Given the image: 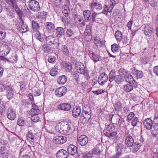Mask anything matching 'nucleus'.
Listing matches in <instances>:
<instances>
[{
	"label": "nucleus",
	"instance_id": "obj_1",
	"mask_svg": "<svg viewBox=\"0 0 158 158\" xmlns=\"http://www.w3.org/2000/svg\"><path fill=\"white\" fill-rule=\"evenodd\" d=\"M46 44L42 46V50L45 52H49L58 48L60 44L55 37L50 35L46 37Z\"/></svg>",
	"mask_w": 158,
	"mask_h": 158
},
{
	"label": "nucleus",
	"instance_id": "obj_2",
	"mask_svg": "<svg viewBox=\"0 0 158 158\" xmlns=\"http://www.w3.org/2000/svg\"><path fill=\"white\" fill-rule=\"evenodd\" d=\"M56 129H57L59 132L61 134H64L68 135L71 132V128L67 123H63L60 126L56 127Z\"/></svg>",
	"mask_w": 158,
	"mask_h": 158
},
{
	"label": "nucleus",
	"instance_id": "obj_3",
	"mask_svg": "<svg viewBox=\"0 0 158 158\" xmlns=\"http://www.w3.org/2000/svg\"><path fill=\"white\" fill-rule=\"evenodd\" d=\"M28 6L31 10L35 12H37L40 10L39 3L36 1L30 0L28 2Z\"/></svg>",
	"mask_w": 158,
	"mask_h": 158
},
{
	"label": "nucleus",
	"instance_id": "obj_4",
	"mask_svg": "<svg viewBox=\"0 0 158 158\" xmlns=\"http://www.w3.org/2000/svg\"><path fill=\"white\" fill-rule=\"evenodd\" d=\"M67 139V137L65 136H57L53 138V141L56 144H60L65 143Z\"/></svg>",
	"mask_w": 158,
	"mask_h": 158
},
{
	"label": "nucleus",
	"instance_id": "obj_5",
	"mask_svg": "<svg viewBox=\"0 0 158 158\" xmlns=\"http://www.w3.org/2000/svg\"><path fill=\"white\" fill-rule=\"evenodd\" d=\"M67 89L64 86L60 87L57 89L55 91V95L58 97L64 95L67 92Z\"/></svg>",
	"mask_w": 158,
	"mask_h": 158
},
{
	"label": "nucleus",
	"instance_id": "obj_6",
	"mask_svg": "<svg viewBox=\"0 0 158 158\" xmlns=\"http://www.w3.org/2000/svg\"><path fill=\"white\" fill-rule=\"evenodd\" d=\"M108 80V76L105 73H101L98 77V82L100 85H102L106 82Z\"/></svg>",
	"mask_w": 158,
	"mask_h": 158
},
{
	"label": "nucleus",
	"instance_id": "obj_7",
	"mask_svg": "<svg viewBox=\"0 0 158 158\" xmlns=\"http://www.w3.org/2000/svg\"><path fill=\"white\" fill-rule=\"evenodd\" d=\"M7 117L10 120H14L16 117V114L15 110L12 108H9L6 110Z\"/></svg>",
	"mask_w": 158,
	"mask_h": 158
},
{
	"label": "nucleus",
	"instance_id": "obj_8",
	"mask_svg": "<svg viewBox=\"0 0 158 158\" xmlns=\"http://www.w3.org/2000/svg\"><path fill=\"white\" fill-rule=\"evenodd\" d=\"M77 72L82 74H84L85 73V69L83 64L81 62H77L75 64Z\"/></svg>",
	"mask_w": 158,
	"mask_h": 158
},
{
	"label": "nucleus",
	"instance_id": "obj_9",
	"mask_svg": "<svg viewBox=\"0 0 158 158\" xmlns=\"http://www.w3.org/2000/svg\"><path fill=\"white\" fill-rule=\"evenodd\" d=\"M56 155L57 158H67L69 156L67 152L63 149L59 150Z\"/></svg>",
	"mask_w": 158,
	"mask_h": 158
},
{
	"label": "nucleus",
	"instance_id": "obj_10",
	"mask_svg": "<svg viewBox=\"0 0 158 158\" xmlns=\"http://www.w3.org/2000/svg\"><path fill=\"white\" fill-rule=\"evenodd\" d=\"M78 143L81 146H84L86 145L88 141V137L85 135L80 136L78 139Z\"/></svg>",
	"mask_w": 158,
	"mask_h": 158
},
{
	"label": "nucleus",
	"instance_id": "obj_11",
	"mask_svg": "<svg viewBox=\"0 0 158 158\" xmlns=\"http://www.w3.org/2000/svg\"><path fill=\"white\" fill-rule=\"evenodd\" d=\"M153 124V121L150 118L146 119L143 121V124L144 127L147 130H150Z\"/></svg>",
	"mask_w": 158,
	"mask_h": 158
},
{
	"label": "nucleus",
	"instance_id": "obj_12",
	"mask_svg": "<svg viewBox=\"0 0 158 158\" xmlns=\"http://www.w3.org/2000/svg\"><path fill=\"white\" fill-rule=\"evenodd\" d=\"M122 145L121 143H119L117 145L116 154L113 156L111 158H119L121 156L122 152Z\"/></svg>",
	"mask_w": 158,
	"mask_h": 158
},
{
	"label": "nucleus",
	"instance_id": "obj_13",
	"mask_svg": "<svg viewBox=\"0 0 158 158\" xmlns=\"http://www.w3.org/2000/svg\"><path fill=\"white\" fill-rule=\"evenodd\" d=\"M71 108V105L67 103H61L58 106L59 109L64 111H69Z\"/></svg>",
	"mask_w": 158,
	"mask_h": 158
},
{
	"label": "nucleus",
	"instance_id": "obj_14",
	"mask_svg": "<svg viewBox=\"0 0 158 158\" xmlns=\"http://www.w3.org/2000/svg\"><path fill=\"white\" fill-rule=\"evenodd\" d=\"M90 7L92 11H94L96 10H99L102 9V5L99 2H93L91 5Z\"/></svg>",
	"mask_w": 158,
	"mask_h": 158
},
{
	"label": "nucleus",
	"instance_id": "obj_15",
	"mask_svg": "<svg viewBox=\"0 0 158 158\" xmlns=\"http://www.w3.org/2000/svg\"><path fill=\"white\" fill-rule=\"evenodd\" d=\"M134 143V141L133 137L130 136H127L125 140V144L128 147H131Z\"/></svg>",
	"mask_w": 158,
	"mask_h": 158
},
{
	"label": "nucleus",
	"instance_id": "obj_16",
	"mask_svg": "<svg viewBox=\"0 0 158 158\" xmlns=\"http://www.w3.org/2000/svg\"><path fill=\"white\" fill-rule=\"evenodd\" d=\"M68 155L70 154L71 155H74L77 152V147L73 145H69L67 148Z\"/></svg>",
	"mask_w": 158,
	"mask_h": 158
},
{
	"label": "nucleus",
	"instance_id": "obj_17",
	"mask_svg": "<svg viewBox=\"0 0 158 158\" xmlns=\"http://www.w3.org/2000/svg\"><path fill=\"white\" fill-rule=\"evenodd\" d=\"M81 116V118L83 117V119L86 121L87 120H88L91 117V114L89 111L88 112L86 111V110L84 109L82 112Z\"/></svg>",
	"mask_w": 158,
	"mask_h": 158
},
{
	"label": "nucleus",
	"instance_id": "obj_18",
	"mask_svg": "<svg viewBox=\"0 0 158 158\" xmlns=\"http://www.w3.org/2000/svg\"><path fill=\"white\" fill-rule=\"evenodd\" d=\"M153 28L151 26L148 25L146 26L144 28V33L147 36H151L152 33Z\"/></svg>",
	"mask_w": 158,
	"mask_h": 158
},
{
	"label": "nucleus",
	"instance_id": "obj_19",
	"mask_svg": "<svg viewBox=\"0 0 158 158\" xmlns=\"http://www.w3.org/2000/svg\"><path fill=\"white\" fill-rule=\"evenodd\" d=\"M6 90L7 93V97L9 99H10L13 96V89L10 86H6Z\"/></svg>",
	"mask_w": 158,
	"mask_h": 158
},
{
	"label": "nucleus",
	"instance_id": "obj_20",
	"mask_svg": "<svg viewBox=\"0 0 158 158\" xmlns=\"http://www.w3.org/2000/svg\"><path fill=\"white\" fill-rule=\"evenodd\" d=\"M81 112V109L80 107L76 106L73 110L72 115L74 118H77L79 116Z\"/></svg>",
	"mask_w": 158,
	"mask_h": 158
},
{
	"label": "nucleus",
	"instance_id": "obj_21",
	"mask_svg": "<svg viewBox=\"0 0 158 158\" xmlns=\"http://www.w3.org/2000/svg\"><path fill=\"white\" fill-rule=\"evenodd\" d=\"M83 15L86 21L89 22L92 18V14L90 10H85L83 12Z\"/></svg>",
	"mask_w": 158,
	"mask_h": 158
},
{
	"label": "nucleus",
	"instance_id": "obj_22",
	"mask_svg": "<svg viewBox=\"0 0 158 158\" xmlns=\"http://www.w3.org/2000/svg\"><path fill=\"white\" fill-rule=\"evenodd\" d=\"M18 56L17 55L15 54L14 56H12V57L10 58V60H9L8 59H7L3 56H0V60H6L7 61H9V62L11 63H14L16 62L18 60L17 59Z\"/></svg>",
	"mask_w": 158,
	"mask_h": 158
},
{
	"label": "nucleus",
	"instance_id": "obj_23",
	"mask_svg": "<svg viewBox=\"0 0 158 158\" xmlns=\"http://www.w3.org/2000/svg\"><path fill=\"white\" fill-rule=\"evenodd\" d=\"M133 75L137 79L142 77L143 74L142 71L136 70L135 68L132 71Z\"/></svg>",
	"mask_w": 158,
	"mask_h": 158
},
{
	"label": "nucleus",
	"instance_id": "obj_24",
	"mask_svg": "<svg viewBox=\"0 0 158 158\" xmlns=\"http://www.w3.org/2000/svg\"><path fill=\"white\" fill-rule=\"evenodd\" d=\"M57 36L58 37H61L64 34V30L61 27H57L56 28Z\"/></svg>",
	"mask_w": 158,
	"mask_h": 158
},
{
	"label": "nucleus",
	"instance_id": "obj_25",
	"mask_svg": "<svg viewBox=\"0 0 158 158\" xmlns=\"http://www.w3.org/2000/svg\"><path fill=\"white\" fill-rule=\"evenodd\" d=\"M62 20L65 26L70 25L72 27L74 26V24L71 23V19L69 17L68 18L63 17Z\"/></svg>",
	"mask_w": 158,
	"mask_h": 158
},
{
	"label": "nucleus",
	"instance_id": "obj_26",
	"mask_svg": "<svg viewBox=\"0 0 158 158\" xmlns=\"http://www.w3.org/2000/svg\"><path fill=\"white\" fill-rule=\"evenodd\" d=\"M141 144L139 142H136L132 145V151L134 152H137L140 148Z\"/></svg>",
	"mask_w": 158,
	"mask_h": 158
},
{
	"label": "nucleus",
	"instance_id": "obj_27",
	"mask_svg": "<svg viewBox=\"0 0 158 158\" xmlns=\"http://www.w3.org/2000/svg\"><path fill=\"white\" fill-rule=\"evenodd\" d=\"M118 72L119 74L121 76H123L124 78L127 76H129L130 74L128 71L122 68L119 70Z\"/></svg>",
	"mask_w": 158,
	"mask_h": 158
},
{
	"label": "nucleus",
	"instance_id": "obj_28",
	"mask_svg": "<svg viewBox=\"0 0 158 158\" xmlns=\"http://www.w3.org/2000/svg\"><path fill=\"white\" fill-rule=\"evenodd\" d=\"M67 81L66 77L65 75H62L59 77L57 82L60 84L63 85Z\"/></svg>",
	"mask_w": 158,
	"mask_h": 158
},
{
	"label": "nucleus",
	"instance_id": "obj_29",
	"mask_svg": "<svg viewBox=\"0 0 158 158\" xmlns=\"http://www.w3.org/2000/svg\"><path fill=\"white\" fill-rule=\"evenodd\" d=\"M115 127V126L112 123L106 125L105 126L106 132H108L113 131L114 130Z\"/></svg>",
	"mask_w": 158,
	"mask_h": 158
},
{
	"label": "nucleus",
	"instance_id": "obj_30",
	"mask_svg": "<svg viewBox=\"0 0 158 158\" xmlns=\"http://www.w3.org/2000/svg\"><path fill=\"white\" fill-rule=\"evenodd\" d=\"M45 27L48 30L51 31L54 29L55 25L52 23L51 22H48L46 23Z\"/></svg>",
	"mask_w": 158,
	"mask_h": 158
},
{
	"label": "nucleus",
	"instance_id": "obj_31",
	"mask_svg": "<svg viewBox=\"0 0 158 158\" xmlns=\"http://www.w3.org/2000/svg\"><path fill=\"white\" fill-rule=\"evenodd\" d=\"M31 24L33 30L36 32L38 31L40 27L39 24L35 21L33 20L31 22Z\"/></svg>",
	"mask_w": 158,
	"mask_h": 158
},
{
	"label": "nucleus",
	"instance_id": "obj_32",
	"mask_svg": "<svg viewBox=\"0 0 158 158\" xmlns=\"http://www.w3.org/2000/svg\"><path fill=\"white\" fill-rule=\"evenodd\" d=\"M75 33V31L70 28H67L66 30V33L67 36L70 37L73 36Z\"/></svg>",
	"mask_w": 158,
	"mask_h": 158
},
{
	"label": "nucleus",
	"instance_id": "obj_33",
	"mask_svg": "<svg viewBox=\"0 0 158 158\" xmlns=\"http://www.w3.org/2000/svg\"><path fill=\"white\" fill-rule=\"evenodd\" d=\"M125 79L127 82L131 84H134V82H135V81L130 73L129 74V76H127L126 77Z\"/></svg>",
	"mask_w": 158,
	"mask_h": 158
},
{
	"label": "nucleus",
	"instance_id": "obj_34",
	"mask_svg": "<svg viewBox=\"0 0 158 158\" xmlns=\"http://www.w3.org/2000/svg\"><path fill=\"white\" fill-rule=\"evenodd\" d=\"M27 139L29 141L33 142L34 141V136L33 133L30 131L27 132Z\"/></svg>",
	"mask_w": 158,
	"mask_h": 158
},
{
	"label": "nucleus",
	"instance_id": "obj_35",
	"mask_svg": "<svg viewBox=\"0 0 158 158\" xmlns=\"http://www.w3.org/2000/svg\"><path fill=\"white\" fill-rule=\"evenodd\" d=\"M123 81V77L119 74V75L115 76L114 81L117 84H120Z\"/></svg>",
	"mask_w": 158,
	"mask_h": 158
},
{
	"label": "nucleus",
	"instance_id": "obj_36",
	"mask_svg": "<svg viewBox=\"0 0 158 158\" xmlns=\"http://www.w3.org/2000/svg\"><path fill=\"white\" fill-rule=\"evenodd\" d=\"M123 90L126 92H129L133 89L132 86L130 84H126L123 86Z\"/></svg>",
	"mask_w": 158,
	"mask_h": 158
},
{
	"label": "nucleus",
	"instance_id": "obj_37",
	"mask_svg": "<svg viewBox=\"0 0 158 158\" xmlns=\"http://www.w3.org/2000/svg\"><path fill=\"white\" fill-rule=\"evenodd\" d=\"M114 109L118 111L121 110L122 107V103L121 102L118 101L116 102L114 105Z\"/></svg>",
	"mask_w": 158,
	"mask_h": 158
},
{
	"label": "nucleus",
	"instance_id": "obj_38",
	"mask_svg": "<svg viewBox=\"0 0 158 158\" xmlns=\"http://www.w3.org/2000/svg\"><path fill=\"white\" fill-rule=\"evenodd\" d=\"M65 69L66 72H70L72 70L73 67L72 64L69 63H66L65 64Z\"/></svg>",
	"mask_w": 158,
	"mask_h": 158
},
{
	"label": "nucleus",
	"instance_id": "obj_39",
	"mask_svg": "<svg viewBox=\"0 0 158 158\" xmlns=\"http://www.w3.org/2000/svg\"><path fill=\"white\" fill-rule=\"evenodd\" d=\"M58 71L57 67H54L53 68L50 70V74L52 76H55L56 74Z\"/></svg>",
	"mask_w": 158,
	"mask_h": 158
},
{
	"label": "nucleus",
	"instance_id": "obj_40",
	"mask_svg": "<svg viewBox=\"0 0 158 158\" xmlns=\"http://www.w3.org/2000/svg\"><path fill=\"white\" fill-rule=\"evenodd\" d=\"M115 36L118 41H120L121 40L122 35L120 31H117L115 33Z\"/></svg>",
	"mask_w": 158,
	"mask_h": 158
},
{
	"label": "nucleus",
	"instance_id": "obj_41",
	"mask_svg": "<svg viewBox=\"0 0 158 158\" xmlns=\"http://www.w3.org/2000/svg\"><path fill=\"white\" fill-rule=\"evenodd\" d=\"M62 49L64 55L68 56L69 55V52L67 46L65 45H62Z\"/></svg>",
	"mask_w": 158,
	"mask_h": 158
},
{
	"label": "nucleus",
	"instance_id": "obj_42",
	"mask_svg": "<svg viewBox=\"0 0 158 158\" xmlns=\"http://www.w3.org/2000/svg\"><path fill=\"white\" fill-rule=\"evenodd\" d=\"M94 43L97 46L99 47H101L105 44L104 42L101 41L96 39H94Z\"/></svg>",
	"mask_w": 158,
	"mask_h": 158
},
{
	"label": "nucleus",
	"instance_id": "obj_43",
	"mask_svg": "<svg viewBox=\"0 0 158 158\" xmlns=\"http://www.w3.org/2000/svg\"><path fill=\"white\" fill-rule=\"evenodd\" d=\"M6 154L5 146L4 145L2 144V146L0 147V155L4 156H6Z\"/></svg>",
	"mask_w": 158,
	"mask_h": 158
},
{
	"label": "nucleus",
	"instance_id": "obj_44",
	"mask_svg": "<svg viewBox=\"0 0 158 158\" xmlns=\"http://www.w3.org/2000/svg\"><path fill=\"white\" fill-rule=\"evenodd\" d=\"M111 50L114 53L117 52L119 51L118 46L117 44H114L111 46Z\"/></svg>",
	"mask_w": 158,
	"mask_h": 158
},
{
	"label": "nucleus",
	"instance_id": "obj_45",
	"mask_svg": "<svg viewBox=\"0 0 158 158\" xmlns=\"http://www.w3.org/2000/svg\"><path fill=\"white\" fill-rule=\"evenodd\" d=\"M29 113L31 114H38L40 113V110L39 108L31 109Z\"/></svg>",
	"mask_w": 158,
	"mask_h": 158
},
{
	"label": "nucleus",
	"instance_id": "obj_46",
	"mask_svg": "<svg viewBox=\"0 0 158 158\" xmlns=\"http://www.w3.org/2000/svg\"><path fill=\"white\" fill-rule=\"evenodd\" d=\"M111 132L110 133L106 132L104 133V135L105 136L109 138L114 137L117 135V133L115 131Z\"/></svg>",
	"mask_w": 158,
	"mask_h": 158
},
{
	"label": "nucleus",
	"instance_id": "obj_47",
	"mask_svg": "<svg viewBox=\"0 0 158 158\" xmlns=\"http://www.w3.org/2000/svg\"><path fill=\"white\" fill-rule=\"evenodd\" d=\"M31 119L33 122H38L40 119L39 117L37 116L38 114H31Z\"/></svg>",
	"mask_w": 158,
	"mask_h": 158
},
{
	"label": "nucleus",
	"instance_id": "obj_48",
	"mask_svg": "<svg viewBox=\"0 0 158 158\" xmlns=\"http://www.w3.org/2000/svg\"><path fill=\"white\" fill-rule=\"evenodd\" d=\"M91 31H89V30H85L84 32V35L85 36V39H86V40H87L88 41H89L90 40L91 38H89L88 39H87V36L90 37L91 35Z\"/></svg>",
	"mask_w": 158,
	"mask_h": 158
},
{
	"label": "nucleus",
	"instance_id": "obj_49",
	"mask_svg": "<svg viewBox=\"0 0 158 158\" xmlns=\"http://www.w3.org/2000/svg\"><path fill=\"white\" fill-rule=\"evenodd\" d=\"M35 36L36 39L39 40L40 42H43L44 40V38L42 37L40 34V33L38 31L36 32Z\"/></svg>",
	"mask_w": 158,
	"mask_h": 158
},
{
	"label": "nucleus",
	"instance_id": "obj_50",
	"mask_svg": "<svg viewBox=\"0 0 158 158\" xmlns=\"http://www.w3.org/2000/svg\"><path fill=\"white\" fill-rule=\"evenodd\" d=\"M91 54L93 60L95 62L99 61V57L98 55L94 52H92Z\"/></svg>",
	"mask_w": 158,
	"mask_h": 158
},
{
	"label": "nucleus",
	"instance_id": "obj_51",
	"mask_svg": "<svg viewBox=\"0 0 158 158\" xmlns=\"http://www.w3.org/2000/svg\"><path fill=\"white\" fill-rule=\"evenodd\" d=\"M25 121L22 118H19L17 122V124L20 126H23L24 125Z\"/></svg>",
	"mask_w": 158,
	"mask_h": 158
},
{
	"label": "nucleus",
	"instance_id": "obj_52",
	"mask_svg": "<svg viewBox=\"0 0 158 158\" xmlns=\"http://www.w3.org/2000/svg\"><path fill=\"white\" fill-rule=\"evenodd\" d=\"M158 124H155L154 125H152L150 130L152 131H154V133H158Z\"/></svg>",
	"mask_w": 158,
	"mask_h": 158
},
{
	"label": "nucleus",
	"instance_id": "obj_53",
	"mask_svg": "<svg viewBox=\"0 0 158 158\" xmlns=\"http://www.w3.org/2000/svg\"><path fill=\"white\" fill-rule=\"evenodd\" d=\"M70 10L68 8L64 9L63 11V13L64 16L65 17H68L70 14Z\"/></svg>",
	"mask_w": 158,
	"mask_h": 158
},
{
	"label": "nucleus",
	"instance_id": "obj_54",
	"mask_svg": "<svg viewBox=\"0 0 158 158\" xmlns=\"http://www.w3.org/2000/svg\"><path fill=\"white\" fill-rule=\"evenodd\" d=\"M113 72L111 71L110 73L109 81L110 82L114 80L115 75L113 74Z\"/></svg>",
	"mask_w": 158,
	"mask_h": 158
},
{
	"label": "nucleus",
	"instance_id": "obj_55",
	"mask_svg": "<svg viewBox=\"0 0 158 158\" xmlns=\"http://www.w3.org/2000/svg\"><path fill=\"white\" fill-rule=\"evenodd\" d=\"M139 122V120L138 118L135 117L132 120L131 122V124L133 126H135L137 124V123Z\"/></svg>",
	"mask_w": 158,
	"mask_h": 158
},
{
	"label": "nucleus",
	"instance_id": "obj_56",
	"mask_svg": "<svg viewBox=\"0 0 158 158\" xmlns=\"http://www.w3.org/2000/svg\"><path fill=\"white\" fill-rule=\"evenodd\" d=\"M150 4L151 6L154 9H156L157 7V4L156 2L153 1H152L150 2Z\"/></svg>",
	"mask_w": 158,
	"mask_h": 158
},
{
	"label": "nucleus",
	"instance_id": "obj_57",
	"mask_svg": "<svg viewBox=\"0 0 158 158\" xmlns=\"http://www.w3.org/2000/svg\"><path fill=\"white\" fill-rule=\"evenodd\" d=\"M92 153V155L95 154L97 155H99L100 154V151L98 149L94 148L93 149Z\"/></svg>",
	"mask_w": 158,
	"mask_h": 158
},
{
	"label": "nucleus",
	"instance_id": "obj_58",
	"mask_svg": "<svg viewBox=\"0 0 158 158\" xmlns=\"http://www.w3.org/2000/svg\"><path fill=\"white\" fill-rule=\"evenodd\" d=\"M81 16H80L77 14H75L74 16V20L75 23H77L78 22V20L81 18Z\"/></svg>",
	"mask_w": 158,
	"mask_h": 158
},
{
	"label": "nucleus",
	"instance_id": "obj_59",
	"mask_svg": "<svg viewBox=\"0 0 158 158\" xmlns=\"http://www.w3.org/2000/svg\"><path fill=\"white\" fill-rule=\"evenodd\" d=\"M104 91L102 89H98L97 90H93L92 92L95 94L98 95L103 93Z\"/></svg>",
	"mask_w": 158,
	"mask_h": 158
},
{
	"label": "nucleus",
	"instance_id": "obj_60",
	"mask_svg": "<svg viewBox=\"0 0 158 158\" xmlns=\"http://www.w3.org/2000/svg\"><path fill=\"white\" fill-rule=\"evenodd\" d=\"M53 3L56 6H60L62 3V0H54Z\"/></svg>",
	"mask_w": 158,
	"mask_h": 158
},
{
	"label": "nucleus",
	"instance_id": "obj_61",
	"mask_svg": "<svg viewBox=\"0 0 158 158\" xmlns=\"http://www.w3.org/2000/svg\"><path fill=\"white\" fill-rule=\"evenodd\" d=\"M6 36V33L0 30V40L3 39Z\"/></svg>",
	"mask_w": 158,
	"mask_h": 158
},
{
	"label": "nucleus",
	"instance_id": "obj_62",
	"mask_svg": "<svg viewBox=\"0 0 158 158\" xmlns=\"http://www.w3.org/2000/svg\"><path fill=\"white\" fill-rule=\"evenodd\" d=\"M134 116V114L133 112L130 113L127 116V119L129 121L131 120Z\"/></svg>",
	"mask_w": 158,
	"mask_h": 158
},
{
	"label": "nucleus",
	"instance_id": "obj_63",
	"mask_svg": "<svg viewBox=\"0 0 158 158\" xmlns=\"http://www.w3.org/2000/svg\"><path fill=\"white\" fill-rule=\"evenodd\" d=\"M148 58L146 57H144L142 58L141 60V62L142 63L144 64H147L148 61Z\"/></svg>",
	"mask_w": 158,
	"mask_h": 158
},
{
	"label": "nucleus",
	"instance_id": "obj_64",
	"mask_svg": "<svg viewBox=\"0 0 158 158\" xmlns=\"http://www.w3.org/2000/svg\"><path fill=\"white\" fill-rule=\"evenodd\" d=\"M83 158H92V154L90 153H87L83 155Z\"/></svg>",
	"mask_w": 158,
	"mask_h": 158
}]
</instances>
